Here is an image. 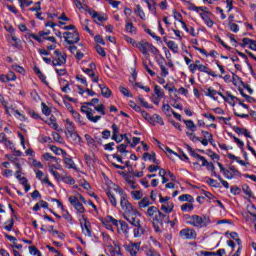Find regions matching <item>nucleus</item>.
Listing matches in <instances>:
<instances>
[{
  "label": "nucleus",
  "instance_id": "4468645a",
  "mask_svg": "<svg viewBox=\"0 0 256 256\" xmlns=\"http://www.w3.org/2000/svg\"><path fill=\"white\" fill-rule=\"evenodd\" d=\"M198 161H201L202 162V167H206V169L208 171L215 170V164H213V162L207 161L206 157L202 156V157H200V159Z\"/></svg>",
  "mask_w": 256,
  "mask_h": 256
},
{
  "label": "nucleus",
  "instance_id": "e2e57ef3",
  "mask_svg": "<svg viewBox=\"0 0 256 256\" xmlns=\"http://www.w3.org/2000/svg\"><path fill=\"white\" fill-rule=\"evenodd\" d=\"M228 27H229L230 30L233 31V33H237L239 31V25H237L233 22H229Z\"/></svg>",
  "mask_w": 256,
  "mask_h": 256
},
{
  "label": "nucleus",
  "instance_id": "72a5a7b5",
  "mask_svg": "<svg viewBox=\"0 0 256 256\" xmlns=\"http://www.w3.org/2000/svg\"><path fill=\"white\" fill-rule=\"evenodd\" d=\"M162 111L167 117H171L174 110L171 109V106L169 104H163Z\"/></svg>",
  "mask_w": 256,
  "mask_h": 256
},
{
  "label": "nucleus",
  "instance_id": "473e14b6",
  "mask_svg": "<svg viewBox=\"0 0 256 256\" xmlns=\"http://www.w3.org/2000/svg\"><path fill=\"white\" fill-rule=\"evenodd\" d=\"M154 93L159 99H163V97H165V92L161 89L159 85L154 86Z\"/></svg>",
  "mask_w": 256,
  "mask_h": 256
},
{
  "label": "nucleus",
  "instance_id": "4c0bfd02",
  "mask_svg": "<svg viewBox=\"0 0 256 256\" xmlns=\"http://www.w3.org/2000/svg\"><path fill=\"white\" fill-rule=\"evenodd\" d=\"M125 29L127 31V33H137V28L135 26H133V24L129 21L126 22V26Z\"/></svg>",
  "mask_w": 256,
  "mask_h": 256
},
{
  "label": "nucleus",
  "instance_id": "13d9d810",
  "mask_svg": "<svg viewBox=\"0 0 256 256\" xmlns=\"http://www.w3.org/2000/svg\"><path fill=\"white\" fill-rule=\"evenodd\" d=\"M94 110L97 111L98 113H101L102 115H106L105 105H103V104H99V105L95 106Z\"/></svg>",
  "mask_w": 256,
  "mask_h": 256
},
{
  "label": "nucleus",
  "instance_id": "9b49d317",
  "mask_svg": "<svg viewBox=\"0 0 256 256\" xmlns=\"http://www.w3.org/2000/svg\"><path fill=\"white\" fill-rule=\"evenodd\" d=\"M154 222L158 223V225H163V223H170L171 220H169V215L158 210L157 214L154 216Z\"/></svg>",
  "mask_w": 256,
  "mask_h": 256
},
{
  "label": "nucleus",
  "instance_id": "412c9836",
  "mask_svg": "<svg viewBox=\"0 0 256 256\" xmlns=\"http://www.w3.org/2000/svg\"><path fill=\"white\" fill-rule=\"evenodd\" d=\"M99 88L101 89V93L103 97H106V99H109V97H111L112 92H111V89H109V87L103 84H99Z\"/></svg>",
  "mask_w": 256,
  "mask_h": 256
},
{
  "label": "nucleus",
  "instance_id": "79ce46f5",
  "mask_svg": "<svg viewBox=\"0 0 256 256\" xmlns=\"http://www.w3.org/2000/svg\"><path fill=\"white\" fill-rule=\"evenodd\" d=\"M66 131H68V133H70V135H72L73 131H75V128L73 127V122H71V120L66 119Z\"/></svg>",
  "mask_w": 256,
  "mask_h": 256
},
{
  "label": "nucleus",
  "instance_id": "4d7b16f0",
  "mask_svg": "<svg viewBox=\"0 0 256 256\" xmlns=\"http://www.w3.org/2000/svg\"><path fill=\"white\" fill-rule=\"evenodd\" d=\"M143 67L144 69H146L147 73H149L151 77H155V72L151 69L149 65H147L146 61H143Z\"/></svg>",
  "mask_w": 256,
  "mask_h": 256
},
{
  "label": "nucleus",
  "instance_id": "8fccbe9b",
  "mask_svg": "<svg viewBox=\"0 0 256 256\" xmlns=\"http://www.w3.org/2000/svg\"><path fill=\"white\" fill-rule=\"evenodd\" d=\"M202 135L204 139L208 140L209 143L213 144V134L209 133L208 131L202 130Z\"/></svg>",
  "mask_w": 256,
  "mask_h": 256
},
{
  "label": "nucleus",
  "instance_id": "2eb2a0df",
  "mask_svg": "<svg viewBox=\"0 0 256 256\" xmlns=\"http://www.w3.org/2000/svg\"><path fill=\"white\" fill-rule=\"evenodd\" d=\"M198 71H200L201 73H207V75H210V77H217V73H215L213 70L203 64L198 65Z\"/></svg>",
  "mask_w": 256,
  "mask_h": 256
},
{
  "label": "nucleus",
  "instance_id": "69168bd1",
  "mask_svg": "<svg viewBox=\"0 0 256 256\" xmlns=\"http://www.w3.org/2000/svg\"><path fill=\"white\" fill-rule=\"evenodd\" d=\"M230 193H232V195H241V188L238 186H232L230 188Z\"/></svg>",
  "mask_w": 256,
  "mask_h": 256
},
{
  "label": "nucleus",
  "instance_id": "0e129e2a",
  "mask_svg": "<svg viewBox=\"0 0 256 256\" xmlns=\"http://www.w3.org/2000/svg\"><path fill=\"white\" fill-rule=\"evenodd\" d=\"M119 91L124 95V97H131V92H129V89L120 86Z\"/></svg>",
  "mask_w": 256,
  "mask_h": 256
},
{
  "label": "nucleus",
  "instance_id": "c03bdc74",
  "mask_svg": "<svg viewBox=\"0 0 256 256\" xmlns=\"http://www.w3.org/2000/svg\"><path fill=\"white\" fill-rule=\"evenodd\" d=\"M157 2H155V0H150V2H148L147 6L149 11H151L152 13H157Z\"/></svg>",
  "mask_w": 256,
  "mask_h": 256
},
{
  "label": "nucleus",
  "instance_id": "9d476101",
  "mask_svg": "<svg viewBox=\"0 0 256 256\" xmlns=\"http://www.w3.org/2000/svg\"><path fill=\"white\" fill-rule=\"evenodd\" d=\"M70 205H72V207H74V209H76L77 213H80L81 215H83V213H85V207H83V204L81 202H79V198L75 197V196H70L68 199Z\"/></svg>",
  "mask_w": 256,
  "mask_h": 256
},
{
  "label": "nucleus",
  "instance_id": "a211bd4d",
  "mask_svg": "<svg viewBox=\"0 0 256 256\" xmlns=\"http://www.w3.org/2000/svg\"><path fill=\"white\" fill-rule=\"evenodd\" d=\"M155 123H158V125H165L163 117L159 116V114H153L150 118V125H155Z\"/></svg>",
  "mask_w": 256,
  "mask_h": 256
},
{
  "label": "nucleus",
  "instance_id": "dca6fc26",
  "mask_svg": "<svg viewBox=\"0 0 256 256\" xmlns=\"http://www.w3.org/2000/svg\"><path fill=\"white\" fill-rule=\"evenodd\" d=\"M87 12L89 13V15H91L92 19H97L98 21L102 22V21H107V17L106 16H100L97 11L88 8Z\"/></svg>",
  "mask_w": 256,
  "mask_h": 256
},
{
  "label": "nucleus",
  "instance_id": "20e7f679",
  "mask_svg": "<svg viewBox=\"0 0 256 256\" xmlns=\"http://www.w3.org/2000/svg\"><path fill=\"white\" fill-rule=\"evenodd\" d=\"M64 39L68 45H75V43H79L81 41V38L79 37V32L77 30H74V32H64Z\"/></svg>",
  "mask_w": 256,
  "mask_h": 256
},
{
  "label": "nucleus",
  "instance_id": "ddd939ff",
  "mask_svg": "<svg viewBox=\"0 0 256 256\" xmlns=\"http://www.w3.org/2000/svg\"><path fill=\"white\" fill-rule=\"evenodd\" d=\"M64 165H65L66 169L77 170V165H75L73 158H71L67 153H66V155H64Z\"/></svg>",
  "mask_w": 256,
  "mask_h": 256
},
{
  "label": "nucleus",
  "instance_id": "6e6552de",
  "mask_svg": "<svg viewBox=\"0 0 256 256\" xmlns=\"http://www.w3.org/2000/svg\"><path fill=\"white\" fill-rule=\"evenodd\" d=\"M124 249L130 256H137L141 250V242H131L130 244L124 245Z\"/></svg>",
  "mask_w": 256,
  "mask_h": 256
},
{
  "label": "nucleus",
  "instance_id": "7ed1b4c3",
  "mask_svg": "<svg viewBox=\"0 0 256 256\" xmlns=\"http://www.w3.org/2000/svg\"><path fill=\"white\" fill-rule=\"evenodd\" d=\"M67 63V56L63 55L61 51L55 50L54 51V57L52 59V65L53 67H61V65H65Z\"/></svg>",
  "mask_w": 256,
  "mask_h": 256
},
{
  "label": "nucleus",
  "instance_id": "f8f14e48",
  "mask_svg": "<svg viewBox=\"0 0 256 256\" xmlns=\"http://www.w3.org/2000/svg\"><path fill=\"white\" fill-rule=\"evenodd\" d=\"M134 45H135L134 47H136V49H139V51H141V53H143L145 56L149 55V52H148L149 42L142 40L140 42H137Z\"/></svg>",
  "mask_w": 256,
  "mask_h": 256
},
{
  "label": "nucleus",
  "instance_id": "bb28decb",
  "mask_svg": "<svg viewBox=\"0 0 256 256\" xmlns=\"http://www.w3.org/2000/svg\"><path fill=\"white\" fill-rule=\"evenodd\" d=\"M149 205H151V201H149L148 197H144L138 202L139 209H146V207H149Z\"/></svg>",
  "mask_w": 256,
  "mask_h": 256
},
{
  "label": "nucleus",
  "instance_id": "3c124183",
  "mask_svg": "<svg viewBox=\"0 0 256 256\" xmlns=\"http://www.w3.org/2000/svg\"><path fill=\"white\" fill-rule=\"evenodd\" d=\"M193 209H194V206H193V204H192L191 202L186 203V204H183V205L181 206V210H182L183 212L192 211Z\"/></svg>",
  "mask_w": 256,
  "mask_h": 256
},
{
  "label": "nucleus",
  "instance_id": "bf43d9fd",
  "mask_svg": "<svg viewBox=\"0 0 256 256\" xmlns=\"http://www.w3.org/2000/svg\"><path fill=\"white\" fill-rule=\"evenodd\" d=\"M146 256H161V254H159L157 250L150 248L146 250Z\"/></svg>",
  "mask_w": 256,
  "mask_h": 256
},
{
  "label": "nucleus",
  "instance_id": "09e8293b",
  "mask_svg": "<svg viewBox=\"0 0 256 256\" xmlns=\"http://www.w3.org/2000/svg\"><path fill=\"white\" fill-rule=\"evenodd\" d=\"M71 113H72L74 119L76 121H78V123H81V125H85V123L81 120V114H79V112L72 109Z\"/></svg>",
  "mask_w": 256,
  "mask_h": 256
},
{
  "label": "nucleus",
  "instance_id": "f03ea898",
  "mask_svg": "<svg viewBox=\"0 0 256 256\" xmlns=\"http://www.w3.org/2000/svg\"><path fill=\"white\" fill-rule=\"evenodd\" d=\"M186 219L188 220V225H191L192 227H196V229H203V227H207L209 223H211V218L209 216H199V215H192L187 216Z\"/></svg>",
  "mask_w": 256,
  "mask_h": 256
},
{
  "label": "nucleus",
  "instance_id": "774afa93",
  "mask_svg": "<svg viewBox=\"0 0 256 256\" xmlns=\"http://www.w3.org/2000/svg\"><path fill=\"white\" fill-rule=\"evenodd\" d=\"M76 79H77V81H80V83L82 84V85H84L85 87H87V79L83 76V75H77L76 76Z\"/></svg>",
  "mask_w": 256,
  "mask_h": 256
},
{
  "label": "nucleus",
  "instance_id": "f257e3e1",
  "mask_svg": "<svg viewBox=\"0 0 256 256\" xmlns=\"http://www.w3.org/2000/svg\"><path fill=\"white\" fill-rule=\"evenodd\" d=\"M115 191L120 196V207L124 211V215H128L129 213H133L134 211H137V209L133 207V204L129 202L127 193H125V191L121 189V187H117Z\"/></svg>",
  "mask_w": 256,
  "mask_h": 256
},
{
  "label": "nucleus",
  "instance_id": "37998d69",
  "mask_svg": "<svg viewBox=\"0 0 256 256\" xmlns=\"http://www.w3.org/2000/svg\"><path fill=\"white\" fill-rule=\"evenodd\" d=\"M107 197L113 207H117V198H115V194L111 192H107Z\"/></svg>",
  "mask_w": 256,
  "mask_h": 256
},
{
  "label": "nucleus",
  "instance_id": "c9c22d12",
  "mask_svg": "<svg viewBox=\"0 0 256 256\" xmlns=\"http://www.w3.org/2000/svg\"><path fill=\"white\" fill-rule=\"evenodd\" d=\"M61 180L63 183H66L67 185H75V179L69 175H64L61 177Z\"/></svg>",
  "mask_w": 256,
  "mask_h": 256
},
{
  "label": "nucleus",
  "instance_id": "052dcab7",
  "mask_svg": "<svg viewBox=\"0 0 256 256\" xmlns=\"http://www.w3.org/2000/svg\"><path fill=\"white\" fill-rule=\"evenodd\" d=\"M148 51L152 53L153 55H158L159 49L157 47L153 46V44L148 43Z\"/></svg>",
  "mask_w": 256,
  "mask_h": 256
},
{
  "label": "nucleus",
  "instance_id": "5701e85b",
  "mask_svg": "<svg viewBox=\"0 0 256 256\" xmlns=\"http://www.w3.org/2000/svg\"><path fill=\"white\" fill-rule=\"evenodd\" d=\"M84 73H86V75H88L89 77H91L93 83H97L99 81V77L95 76V72H93L92 69L90 68H83Z\"/></svg>",
  "mask_w": 256,
  "mask_h": 256
},
{
  "label": "nucleus",
  "instance_id": "a19ab883",
  "mask_svg": "<svg viewBox=\"0 0 256 256\" xmlns=\"http://www.w3.org/2000/svg\"><path fill=\"white\" fill-rule=\"evenodd\" d=\"M15 225V219L11 218L5 223L4 229L6 231H13V227Z\"/></svg>",
  "mask_w": 256,
  "mask_h": 256
},
{
  "label": "nucleus",
  "instance_id": "cd10ccee",
  "mask_svg": "<svg viewBox=\"0 0 256 256\" xmlns=\"http://www.w3.org/2000/svg\"><path fill=\"white\" fill-rule=\"evenodd\" d=\"M200 17L203 19L207 27H213L214 23L213 20L207 15L206 13H200Z\"/></svg>",
  "mask_w": 256,
  "mask_h": 256
},
{
  "label": "nucleus",
  "instance_id": "2f4dec72",
  "mask_svg": "<svg viewBox=\"0 0 256 256\" xmlns=\"http://www.w3.org/2000/svg\"><path fill=\"white\" fill-rule=\"evenodd\" d=\"M134 13L140 17V19H142L143 21H145V12L143 11V8H141V5H137Z\"/></svg>",
  "mask_w": 256,
  "mask_h": 256
},
{
  "label": "nucleus",
  "instance_id": "c85d7f7f",
  "mask_svg": "<svg viewBox=\"0 0 256 256\" xmlns=\"http://www.w3.org/2000/svg\"><path fill=\"white\" fill-rule=\"evenodd\" d=\"M130 195L134 201H140V199H143V192L139 190H134L130 192Z\"/></svg>",
  "mask_w": 256,
  "mask_h": 256
},
{
  "label": "nucleus",
  "instance_id": "6ab92c4d",
  "mask_svg": "<svg viewBox=\"0 0 256 256\" xmlns=\"http://www.w3.org/2000/svg\"><path fill=\"white\" fill-rule=\"evenodd\" d=\"M217 95L222 97V99H224V101H226L227 103H231V102L235 103V101H239V98H237L231 94H228V96H225V95H223V93L218 92Z\"/></svg>",
  "mask_w": 256,
  "mask_h": 256
},
{
  "label": "nucleus",
  "instance_id": "6e6d98bb",
  "mask_svg": "<svg viewBox=\"0 0 256 256\" xmlns=\"http://www.w3.org/2000/svg\"><path fill=\"white\" fill-rule=\"evenodd\" d=\"M42 113L49 117L51 115V109L48 108L47 104L45 102H42Z\"/></svg>",
  "mask_w": 256,
  "mask_h": 256
},
{
  "label": "nucleus",
  "instance_id": "39448f33",
  "mask_svg": "<svg viewBox=\"0 0 256 256\" xmlns=\"http://www.w3.org/2000/svg\"><path fill=\"white\" fill-rule=\"evenodd\" d=\"M139 215V211L134 210V212H130L129 214H124V219L130 223L133 227H138L141 225V220L137 217Z\"/></svg>",
  "mask_w": 256,
  "mask_h": 256
},
{
  "label": "nucleus",
  "instance_id": "a878e982",
  "mask_svg": "<svg viewBox=\"0 0 256 256\" xmlns=\"http://www.w3.org/2000/svg\"><path fill=\"white\" fill-rule=\"evenodd\" d=\"M173 203L167 202L161 206V211H164V213H172L173 212Z\"/></svg>",
  "mask_w": 256,
  "mask_h": 256
},
{
  "label": "nucleus",
  "instance_id": "49530a36",
  "mask_svg": "<svg viewBox=\"0 0 256 256\" xmlns=\"http://www.w3.org/2000/svg\"><path fill=\"white\" fill-rule=\"evenodd\" d=\"M50 149L55 153L56 155H67V152H65L63 149L57 147V146H50Z\"/></svg>",
  "mask_w": 256,
  "mask_h": 256
},
{
  "label": "nucleus",
  "instance_id": "0eeeda50",
  "mask_svg": "<svg viewBox=\"0 0 256 256\" xmlns=\"http://www.w3.org/2000/svg\"><path fill=\"white\" fill-rule=\"evenodd\" d=\"M80 111L82 113H85L88 121H90L91 123H97L101 119V116L99 115L93 116L94 115L93 109L87 106H81Z\"/></svg>",
  "mask_w": 256,
  "mask_h": 256
},
{
  "label": "nucleus",
  "instance_id": "5fc2aeb1",
  "mask_svg": "<svg viewBox=\"0 0 256 256\" xmlns=\"http://www.w3.org/2000/svg\"><path fill=\"white\" fill-rule=\"evenodd\" d=\"M127 145H129V144H120V145H118V146L116 147V149H118V152L123 155L124 153H128V151H127Z\"/></svg>",
  "mask_w": 256,
  "mask_h": 256
},
{
  "label": "nucleus",
  "instance_id": "a18cd8bd",
  "mask_svg": "<svg viewBox=\"0 0 256 256\" xmlns=\"http://www.w3.org/2000/svg\"><path fill=\"white\" fill-rule=\"evenodd\" d=\"M242 191L243 193H245V195H247V197H253V192L251 191V188L249 187V185L247 184L242 185Z\"/></svg>",
  "mask_w": 256,
  "mask_h": 256
},
{
  "label": "nucleus",
  "instance_id": "7c9ffc66",
  "mask_svg": "<svg viewBox=\"0 0 256 256\" xmlns=\"http://www.w3.org/2000/svg\"><path fill=\"white\" fill-rule=\"evenodd\" d=\"M118 225H120V229L124 233V235H127L129 233V224H127V222L120 220L118 222Z\"/></svg>",
  "mask_w": 256,
  "mask_h": 256
},
{
  "label": "nucleus",
  "instance_id": "f3484780",
  "mask_svg": "<svg viewBox=\"0 0 256 256\" xmlns=\"http://www.w3.org/2000/svg\"><path fill=\"white\" fill-rule=\"evenodd\" d=\"M233 131H235V133H237L238 135H245L248 139H251V134L249 133V130H247L246 128L234 126Z\"/></svg>",
  "mask_w": 256,
  "mask_h": 256
},
{
  "label": "nucleus",
  "instance_id": "f704fd0d",
  "mask_svg": "<svg viewBox=\"0 0 256 256\" xmlns=\"http://www.w3.org/2000/svg\"><path fill=\"white\" fill-rule=\"evenodd\" d=\"M186 149L190 153V155L193 156L195 159H198V161L201 159L202 156L196 153V151L193 150V148L189 144H186Z\"/></svg>",
  "mask_w": 256,
  "mask_h": 256
},
{
  "label": "nucleus",
  "instance_id": "58836bf2",
  "mask_svg": "<svg viewBox=\"0 0 256 256\" xmlns=\"http://www.w3.org/2000/svg\"><path fill=\"white\" fill-rule=\"evenodd\" d=\"M112 133V140H117V137L121 135L119 131V126H117V124H112Z\"/></svg>",
  "mask_w": 256,
  "mask_h": 256
},
{
  "label": "nucleus",
  "instance_id": "c756f323",
  "mask_svg": "<svg viewBox=\"0 0 256 256\" xmlns=\"http://www.w3.org/2000/svg\"><path fill=\"white\" fill-rule=\"evenodd\" d=\"M217 93H219L217 90L213 89L212 87H209L207 89V92H205V95L206 97H211V99H214V101H217V97H215Z\"/></svg>",
  "mask_w": 256,
  "mask_h": 256
},
{
  "label": "nucleus",
  "instance_id": "aec40b11",
  "mask_svg": "<svg viewBox=\"0 0 256 256\" xmlns=\"http://www.w3.org/2000/svg\"><path fill=\"white\" fill-rule=\"evenodd\" d=\"M134 237L139 238V237H143L144 233H145V228H143V226L140 224L139 226H134Z\"/></svg>",
  "mask_w": 256,
  "mask_h": 256
},
{
  "label": "nucleus",
  "instance_id": "603ef678",
  "mask_svg": "<svg viewBox=\"0 0 256 256\" xmlns=\"http://www.w3.org/2000/svg\"><path fill=\"white\" fill-rule=\"evenodd\" d=\"M43 158L45 159V161H54L55 163H57V161H59V159L57 157L52 156L49 153L43 154Z\"/></svg>",
  "mask_w": 256,
  "mask_h": 256
},
{
  "label": "nucleus",
  "instance_id": "de8ad7c7",
  "mask_svg": "<svg viewBox=\"0 0 256 256\" xmlns=\"http://www.w3.org/2000/svg\"><path fill=\"white\" fill-rule=\"evenodd\" d=\"M184 123L187 129H189L190 131H195L197 126H195V123L193 122V120H184Z\"/></svg>",
  "mask_w": 256,
  "mask_h": 256
},
{
  "label": "nucleus",
  "instance_id": "e433bc0d",
  "mask_svg": "<svg viewBox=\"0 0 256 256\" xmlns=\"http://www.w3.org/2000/svg\"><path fill=\"white\" fill-rule=\"evenodd\" d=\"M179 201H187L188 203H193L195 199L190 194H183L179 196Z\"/></svg>",
  "mask_w": 256,
  "mask_h": 256
},
{
  "label": "nucleus",
  "instance_id": "1a4fd4ad",
  "mask_svg": "<svg viewBox=\"0 0 256 256\" xmlns=\"http://www.w3.org/2000/svg\"><path fill=\"white\" fill-rule=\"evenodd\" d=\"M82 221L80 219V225H81L82 233L86 237H91L92 236L91 222H89V220L87 219V217H85V215H82Z\"/></svg>",
  "mask_w": 256,
  "mask_h": 256
},
{
  "label": "nucleus",
  "instance_id": "b1692460",
  "mask_svg": "<svg viewBox=\"0 0 256 256\" xmlns=\"http://www.w3.org/2000/svg\"><path fill=\"white\" fill-rule=\"evenodd\" d=\"M167 47H168V49H170V51H172L174 53H179V45H177V43H175V41L169 40L167 42Z\"/></svg>",
  "mask_w": 256,
  "mask_h": 256
},
{
  "label": "nucleus",
  "instance_id": "423d86ee",
  "mask_svg": "<svg viewBox=\"0 0 256 256\" xmlns=\"http://www.w3.org/2000/svg\"><path fill=\"white\" fill-rule=\"evenodd\" d=\"M179 236L182 239L192 241L194 239H197V231H195V229L193 228H184L179 232Z\"/></svg>",
  "mask_w": 256,
  "mask_h": 256
},
{
  "label": "nucleus",
  "instance_id": "864d4df0",
  "mask_svg": "<svg viewBox=\"0 0 256 256\" xmlns=\"http://www.w3.org/2000/svg\"><path fill=\"white\" fill-rule=\"evenodd\" d=\"M12 69L13 71H16L17 73H20L21 75H25V68L15 64V65H12Z\"/></svg>",
  "mask_w": 256,
  "mask_h": 256
},
{
  "label": "nucleus",
  "instance_id": "4be33fe9",
  "mask_svg": "<svg viewBox=\"0 0 256 256\" xmlns=\"http://www.w3.org/2000/svg\"><path fill=\"white\" fill-rule=\"evenodd\" d=\"M157 213H159V208H157L156 206H150V207H148V209L146 211V215L153 219H155V215Z\"/></svg>",
  "mask_w": 256,
  "mask_h": 256
},
{
  "label": "nucleus",
  "instance_id": "338daca9",
  "mask_svg": "<svg viewBox=\"0 0 256 256\" xmlns=\"http://www.w3.org/2000/svg\"><path fill=\"white\" fill-rule=\"evenodd\" d=\"M96 51H97L98 55H101V57H107V53L105 52V49H103V47L97 45Z\"/></svg>",
  "mask_w": 256,
  "mask_h": 256
},
{
  "label": "nucleus",
  "instance_id": "ea45409f",
  "mask_svg": "<svg viewBox=\"0 0 256 256\" xmlns=\"http://www.w3.org/2000/svg\"><path fill=\"white\" fill-rule=\"evenodd\" d=\"M104 220H106V223H112L114 227H119V220L115 219L113 216H106Z\"/></svg>",
  "mask_w": 256,
  "mask_h": 256
},
{
  "label": "nucleus",
  "instance_id": "393cba45",
  "mask_svg": "<svg viewBox=\"0 0 256 256\" xmlns=\"http://www.w3.org/2000/svg\"><path fill=\"white\" fill-rule=\"evenodd\" d=\"M144 160L149 159V161H153L156 165H159V160H157L155 153L149 154L148 152L143 154L142 157Z\"/></svg>",
  "mask_w": 256,
  "mask_h": 256
},
{
  "label": "nucleus",
  "instance_id": "680f3d73",
  "mask_svg": "<svg viewBox=\"0 0 256 256\" xmlns=\"http://www.w3.org/2000/svg\"><path fill=\"white\" fill-rule=\"evenodd\" d=\"M252 41L253 39L251 38H243L242 43H240V47H247V45L250 46Z\"/></svg>",
  "mask_w": 256,
  "mask_h": 256
}]
</instances>
